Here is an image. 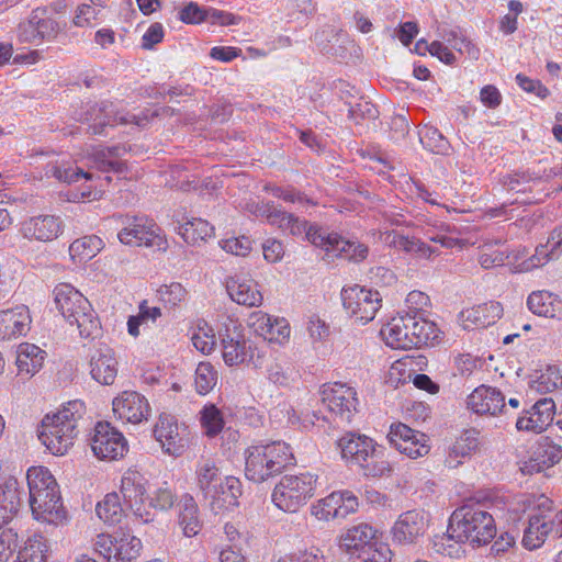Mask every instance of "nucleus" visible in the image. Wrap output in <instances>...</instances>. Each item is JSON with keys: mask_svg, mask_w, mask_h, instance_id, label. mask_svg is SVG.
Returning <instances> with one entry per match:
<instances>
[{"mask_svg": "<svg viewBox=\"0 0 562 562\" xmlns=\"http://www.w3.org/2000/svg\"><path fill=\"white\" fill-rule=\"evenodd\" d=\"M337 445L342 459L359 465L367 476H383L392 470L387 461L380 459L381 451L368 436L348 432L337 441Z\"/></svg>", "mask_w": 562, "mask_h": 562, "instance_id": "39448f33", "label": "nucleus"}, {"mask_svg": "<svg viewBox=\"0 0 562 562\" xmlns=\"http://www.w3.org/2000/svg\"><path fill=\"white\" fill-rule=\"evenodd\" d=\"M502 307L498 303L491 302L490 304L480 305L471 310L463 311L459 314V319L462 322H471L477 327H486L495 322V318L501 317Z\"/></svg>", "mask_w": 562, "mask_h": 562, "instance_id": "4c0bfd02", "label": "nucleus"}, {"mask_svg": "<svg viewBox=\"0 0 562 562\" xmlns=\"http://www.w3.org/2000/svg\"><path fill=\"white\" fill-rule=\"evenodd\" d=\"M176 498L175 493L165 484L157 488L154 495L149 498V505L146 507L150 510L151 508L167 510L173 506Z\"/></svg>", "mask_w": 562, "mask_h": 562, "instance_id": "bf43d9fd", "label": "nucleus"}, {"mask_svg": "<svg viewBox=\"0 0 562 562\" xmlns=\"http://www.w3.org/2000/svg\"><path fill=\"white\" fill-rule=\"evenodd\" d=\"M196 484L204 498L216 493V487L222 482L220 469L213 460L205 459L198 463L195 470Z\"/></svg>", "mask_w": 562, "mask_h": 562, "instance_id": "473e14b6", "label": "nucleus"}, {"mask_svg": "<svg viewBox=\"0 0 562 562\" xmlns=\"http://www.w3.org/2000/svg\"><path fill=\"white\" fill-rule=\"evenodd\" d=\"M220 336L223 359L227 366L246 363L260 368L263 364V355L252 341L244 337L237 325L233 328L226 327Z\"/></svg>", "mask_w": 562, "mask_h": 562, "instance_id": "9d476101", "label": "nucleus"}, {"mask_svg": "<svg viewBox=\"0 0 562 562\" xmlns=\"http://www.w3.org/2000/svg\"><path fill=\"white\" fill-rule=\"evenodd\" d=\"M245 475L260 483L283 472L295 462L291 447L284 441L256 443L245 451Z\"/></svg>", "mask_w": 562, "mask_h": 562, "instance_id": "7ed1b4c3", "label": "nucleus"}, {"mask_svg": "<svg viewBox=\"0 0 562 562\" xmlns=\"http://www.w3.org/2000/svg\"><path fill=\"white\" fill-rule=\"evenodd\" d=\"M146 480L137 471L126 472L121 480V493L125 504L143 522L153 521L155 514L145 506Z\"/></svg>", "mask_w": 562, "mask_h": 562, "instance_id": "dca6fc26", "label": "nucleus"}, {"mask_svg": "<svg viewBox=\"0 0 562 562\" xmlns=\"http://www.w3.org/2000/svg\"><path fill=\"white\" fill-rule=\"evenodd\" d=\"M157 292L159 300L169 307L178 306L182 301H184L187 295V290L179 282H172L169 285H161Z\"/></svg>", "mask_w": 562, "mask_h": 562, "instance_id": "5fc2aeb1", "label": "nucleus"}, {"mask_svg": "<svg viewBox=\"0 0 562 562\" xmlns=\"http://www.w3.org/2000/svg\"><path fill=\"white\" fill-rule=\"evenodd\" d=\"M496 246H504L501 239L485 243L479 251V262L482 268L490 269L496 266H502L509 257L508 248H495Z\"/></svg>", "mask_w": 562, "mask_h": 562, "instance_id": "49530a36", "label": "nucleus"}, {"mask_svg": "<svg viewBox=\"0 0 562 562\" xmlns=\"http://www.w3.org/2000/svg\"><path fill=\"white\" fill-rule=\"evenodd\" d=\"M557 299L547 291L532 292L527 300L528 308L536 315L553 318L557 315Z\"/></svg>", "mask_w": 562, "mask_h": 562, "instance_id": "c03bdc74", "label": "nucleus"}, {"mask_svg": "<svg viewBox=\"0 0 562 562\" xmlns=\"http://www.w3.org/2000/svg\"><path fill=\"white\" fill-rule=\"evenodd\" d=\"M40 11V8L33 10L30 18L19 24V38L21 42L35 43L38 41L35 24H38Z\"/></svg>", "mask_w": 562, "mask_h": 562, "instance_id": "052dcab7", "label": "nucleus"}, {"mask_svg": "<svg viewBox=\"0 0 562 562\" xmlns=\"http://www.w3.org/2000/svg\"><path fill=\"white\" fill-rule=\"evenodd\" d=\"M387 439L394 448L411 459L424 457L429 452L427 436L402 423L391 425Z\"/></svg>", "mask_w": 562, "mask_h": 562, "instance_id": "a211bd4d", "label": "nucleus"}, {"mask_svg": "<svg viewBox=\"0 0 562 562\" xmlns=\"http://www.w3.org/2000/svg\"><path fill=\"white\" fill-rule=\"evenodd\" d=\"M179 234L188 244L205 241L214 235V227L205 220L191 218L179 226Z\"/></svg>", "mask_w": 562, "mask_h": 562, "instance_id": "a19ab883", "label": "nucleus"}, {"mask_svg": "<svg viewBox=\"0 0 562 562\" xmlns=\"http://www.w3.org/2000/svg\"><path fill=\"white\" fill-rule=\"evenodd\" d=\"M467 407L477 415L495 416L505 407V395L496 387L482 384L467 397Z\"/></svg>", "mask_w": 562, "mask_h": 562, "instance_id": "5701e85b", "label": "nucleus"}, {"mask_svg": "<svg viewBox=\"0 0 562 562\" xmlns=\"http://www.w3.org/2000/svg\"><path fill=\"white\" fill-rule=\"evenodd\" d=\"M404 317H394L381 328V336L385 344L393 349H411L407 329H404Z\"/></svg>", "mask_w": 562, "mask_h": 562, "instance_id": "ea45409f", "label": "nucleus"}, {"mask_svg": "<svg viewBox=\"0 0 562 562\" xmlns=\"http://www.w3.org/2000/svg\"><path fill=\"white\" fill-rule=\"evenodd\" d=\"M403 317L405 322L403 327L407 329L411 348H420L438 341L439 329L435 323L418 316L417 313H407Z\"/></svg>", "mask_w": 562, "mask_h": 562, "instance_id": "b1692460", "label": "nucleus"}, {"mask_svg": "<svg viewBox=\"0 0 562 562\" xmlns=\"http://www.w3.org/2000/svg\"><path fill=\"white\" fill-rule=\"evenodd\" d=\"M124 153V147L113 146L94 150L91 158L94 167L102 172L113 171L115 173H123L126 169V165L120 157Z\"/></svg>", "mask_w": 562, "mask_h": 562, "instance_id": "c9c22d12", "label": "nucleus"}, {"mask_svg": "<svg viewBox=\"0 0 562 562\" xmlns=\"http://www.w3.org/2000/svg\"><path fill=\"white\" fill-rule=\"evenodd\" d=\"M358 497L350 491H336L317 501L311 507V513L319 520L328 521L345 518L358 509Z\"/></svg>", "mask_w": 562, "mask_h": 562, "instance_id": "f3484780", "label": "nucleus"}, {"mask_svg": "<svg viewBox=\"0 0 562 562\" xmlns=\"http://www.w3.org/2000/svg\"><path fill=\"white\" fill-rule=\"evenodd\" d=\"M429 526V514L420 509H412L401 514L392 527L393 541L400 544L417 542Z\"/></svg>", "mask_w": 562, "mask_h": 562, "instance_id": "6ab92c4d", "label": "nucleus"}, {"mask_svg": "<svg viewBox=\"0 0 562 562\" xmlns=\"http://www.w3.org/2000/svg\"><path fill=\"white\" fill-rule=\"evenodd\" d=\"M113 412L122 420L138 424L150 413L148 401L135 391H125L113 400Z\"/></svg>", "mask_w": 562, "mask_h": 562, "instance_id": "4be33fe9", "label": "nucleus"}, {"mask_svg": "<svg viewBox=\"0 0 562 562\" xmlns=\"http://www.w3.org/2000/svg\"><path fill=\"white\" fill-rule=\"evenodd\" d=\"M457 515V509L452 512L447 531L441 535H436L432 539V549L436 553L449 558L454 559L457 550H456V537L453 529V519Z\"/></svg>", "mask_w": 562, "mask_h": 562, "instance_id": "09e8293b", "label": "nucleus"}, {"mask_svg": "<svg viewBox=\"0 0 562 562\" xmlns=\"http://www.w3.org/2000/svg\"><path fill=\"white\" fill-rule=\"evenodd\" d=\"M338 234H325L318 227L310 225L305 234V238L317 247H322L325 250V257L329 261L336 240L334 237H338Z\"/></svg>", "mask_w": 562, "mask_h": 562, "instance_id": "603ef678", "label": "nucleus"}, {"mask_svg": "<svg viewBox=\"0 0 562 562\" xmlns=\"http://www.w3.org/2000/svg\"><path fill=\"white\" fill-rule=\"evenodd\" d=\"M80 119L88 123V131L93 135L105 134L108 126L113 127L117 124L127 125L135 124L145 126L148 123V115H135L131 113L120 112L110 101H101L88 104L86 110L80 114Z\"/></svg>", "mask_w": 562, "mask_h": 562, "instance_id": "1a4fd4ad", "label": "nucleus"}, {"mask_svg": "<svg viewBox=\"0 0 562 562\" xmlns=\"http://www.w3.org/2000/svg\"><path fill=\"white\" fill-rule=\"evenodd\" d=\"M21 506V492L16 480H8L0 485V509L1 514L14 517Z\"/></svg>", "mask_w": 562, "mask_h": 562, "instance_id": "a18cd8bd", "label": "nucleus"}, {"mask_svg": "<svg viewBox=\"0 0 562 562\" xmlns=\"http://www.w3.org/2000/svg\"><path fill=\"white\" fill-rule=\"evenodd\" d=\"M334 240H336V244L330 259L337 257L358 263L366 260L369 255V247L362 243L347 240L340 235L338 237H334Z\"/></svg>", "mask_w": 562, "mask_h": 562, "instance_id": "58836bf2", "label": "nucleus"}, {"mask_svg": "<svg viewBox=\"0 0 562 562\" xmlns=\"http://www.w3.org/2000/svg\"><path fill=\"white\" fill-rule=\"evenodd\" d=\"M94 551L103 562H113L115 539L110 535H99L94 542Z\"/></svg>", "mask_w": 562, "mask_h": 562, "instance_id": "e2e57ef3", "label": "nucleus"}, {"mask_svg": "<svg viewBox=\"0 0 562 562\" xmlns=\"http://www.w3.org/2000/svg\"><path fill=\"white\" fill-rule=\"evenodd\" d=\"M211 328L207 331L204 328H199L198 333H194L191 340L193 346L204 355L210 353L215 347V335Z\"/></svg>", "mask_w": 562, "mask_h": 562, "instance_id": "69168bd1", "label": "nucleus"}, {"mask_svg": "<svg viewBox=\"0 0 562 562\" xmlns=\"http://www.w3.org/2000/svg\"><path fill=\"white\" fill-rule=\"evenodd\" d=\"M122 244L130 246H146L158 251H166L168 243L165 236L160 234V228L153 222L144 217H134L128 220L117 234Z\"/></svg>", "mask_w": 562, "mask_h": 562, "instance_id": "9b49d317", "label": "nucleus"}, {"mask_svg": "<svg viewBox=\"0 0 562 562\" xmlns=\"http://www.w3.org/2000/svg\"><path fill=\"white\" fill-rule=\"evenodd\" d=\"M154 436L164 451L170 456H181L189 445V430L179 425L176 417L162 413L154 428Z\"/></svg>", "mask_w": 562, "mask_h": 562, "instance_id": "4468645a", "label": "nucleus"}, {"mask_svg": "<svg viewBox=\"0 0 562 562\" xmlns=\"http://www.w3.org/2000/svg\"><path fill=\"white\" fill-rule=\"evenodd\" d=\"M459 542L475 548L487 544L496 536V526L481 504L468 499L459 506Z\"/></svg>", "mask_w": 562, "mask_h": 562, "instance_id": "423d86ee", "label": "nucleus"}, {"mask_svg": "<svg viewBox=\"0 0 562 562\" xmlns=\"http://www.w3.org/2000/svg\"><path fill=\"white\" fill-rule=\"evenodd\" d=\"M56 308L70 325H77L82 338H95L101 324L91 303L69 283H59L54 289Z\"/></svg>", "mask_w": 562, "mask_h": 562, "instance_id": "20e7f679", "label": "nucleus"}, {"mask_svg": "<svg viewBox=\"0 0 562 562\" xmlns=\"http://www.w3.org/2000/svg\"><path fill=\"white\" fill-rule=\"evenodd\" d=\"M375 533L376 530L368 524L362 522L353 526L347 529V531L340 537V548L350 557L351 551H358V549L374 542Z\"/></svg>", "mask_w": 562, "mask_h": 562, "instance_id": "72a5a7b5", "label": "nucleus"}, {"mask_svg": "<svg viewBox=\"0 0 562 562\" xmlns=\"http://www.w3.org/2000/svg\"><path fill=\"white\" fill-rule=\"evenodd\" d=\"M222 248L236 256H246L251 249V241L248 237H234L222 240Z\"/></svg>", "mask_w": 562, "mask_h": 562, "instance_id": "774afa93", "label": "nucleus"}, {"mask_svg": "<svg viewBox=\"0 0 562 562\" xmlns=\"http://www.w3.org/2000/svg\"><path fill=\"white\" fill-rule=\"evenodd\" d=\"M21 232L27 239L50 241L61 233V220L55 215L33 216L22 223Z\"/></svg>", "mask_w": 562, "mask_h": 562, "instance_id": "393cba45", "label": "nucleus"}, {"mask_svg": "<svg viewBox=\"0 0 562 562\" xmlns=\"http://www.w3.org/2000/svg\"><path fill=\"white\" fill-rule=\"evenodd\" d=\"M241 495V483L235 476H227L222 480L216 493L210 495V506L214 513L238 506V497Z\"/></svg>", "mask_w": 562, "mask_h": 562, "instance_id": "cd10ccee", "label": "nucleus"}, {"mask_svg": "<svg viewBox=\"0 0 562 562\" xmlns=\"http://www.w3.org/2000/svg\"><path fill=\"white\" fill-rule=\"evenodd\" d=\"M26 479L30 507L34 518L55 525L66 519L67 513L59 487L49 470L44 467H32L27 471Z\"/></svg>", "mask_w": 562, "mask_h": 562, "instance_id": "f03ea898", "label": "nucleus"}, {"mask_svg": "<svg viewBox=\"0 0 562 562\" xmlns=\"http://www.w3.org/2000/svg\"><path fill=\"white\" fill-rule=\"evenodd\" d=\"M86 413L85 403L70 401L53 415H46L38 429V439L56 456L65 454L74 445Z\"/></svg>", "mask_w": 562, "mask_h": 562, "instance_id": "f257e3e1", "label": "nucleus"}, {"mask_svg": "<svg viewBox=\"0 0 562 562\" xmlns=\"http://www.w3.org/2000/svg\"><path fill=\"white\" fill-rule=\"evenodd\" d=\"M226 289L231 299L240 305L251 307L262 302V295L252 280L233 277L227 281Z\"/></svg>", "mask_w": 562, "mask_h": 562, "instance_id": "c85d7f7f", "label": "nucleus"}, {"mask_svg": "<svg viewBox=\"0 0 562 562\" xmlns=\"http://www.w3.org/2000/svg\"><path fill=\"white\" fill-rule=\"evenodd\" d=\"M561 459L562 447L543 437L532 447L529 458L520 463V471L528 475L540 473L559 463Z\"/></svg>", "mask_w": 562, "mask_h": 562, "instance_id": "aec40b11", "label": "nucleus"}, {"mask_svg": "<svg viewBox=\"0 0 562 562\" xmlns=\"http://www.w3.org/2000/svg\"><path fill=\"white\" fill-rule=\"evenodd\" d=\"M201 424L205 434L210 437L216 436L224 426V420L218 408L214 405L204 406L201 412Z\"/></svg>", "mask_w": 562, "mask_h": 562, "instance_id": "864d4df0", "label": "nucleus"}, {"mask_svg": "<svg viewBox=\"0 0 562 562\" xmlns=\"http://www.w3.org/2000/svg\"><path fill=\"white\" fill-rule=\"evenodd\" d=\"M562 382V378L555 369L549 368L547 372L541 373L536 380L530 383V389L537 393H550L554 391Z\"/></svg>", "mask_w": 562, "mask_h": 562, "instance_id": "6e6d98bb", "label": "nucleus"}, {"mask_svg": "<svg viewBox=\"0 0 562 562\" xmlns=\"http://www.w3.org/2000/svg\"><path fill=\"white\" fill-rule=\"evenodd\" d=\"M355 389L341 383L323 385L322 401L340 423H350L356 412L358 398Z\"/></svg>", "mask_w": 562, "mask_h": 562, "instance_id": "2eb2a0df", "label": "nucleus"}, {"mask_svg": "<svg viewBox=\"0 0 562 562\" xmlns=\"http://www.w3.org/2000/svg\"><path fill=\"white\" fill-rule=\"evenodd\" d=\"M341 301L344 308L363 324L372 321L381 307L380 293L358 284L342 289Z\"/></svg>", "mask_w": 562, "mask_h": 562, "instance_id": "f8f14e48", "label": "nucleus"}, {"mask_svg": "<svg viewBox=\"0 0 562 562\" xmlns=\"http://www.w3.org/2000/svg\"><path fill=\"white\" fill-rule=\"evenodd\" d=\"M178 524L186 537H193L199 533L202 521L199 515V507L193 496L184 494L178 504Z\"/></svg>", "mask_w": 562, "mask_h": 562, "instance_id": "2f4dec72", "label": "nucleus"}, {"mask_svg": "<svg viewBox=\"0 0 562 562\" xmlns=\"http://www.w3.org/2000/svg\"><path fill=\"white\" fill-rule=\"evenodd\" d=\"M45 355V351L35 345L21 344L16 355L19 374L34 375L42 368Z\"/></svg>", "mask_w": 562, "mask_h": 562, "instance_id": "f704fd0d", "label": "nucleus"}, {"mask_svg": "<svg viewBox=\"0 0 562 562\" xmlns=\"http://www.w3.org/2000/svg\"><path fill=\"white\" fill-rule=\"evenodd\" d=\"M484 448V439L481 431L476 428L464 429L459 435V458H472Z\"/></svg>", "mask_w": 562, "mask_h": 562, "instance_id": "de8ad7c7", "label": "nucleus"}, {"mask_svg": "<svg viewBox=\"0 0 562 562\" xmlns=\"http://www.w3.org/2000/svg\"><path fill=\"white\" fill-rule=\"evenodd\" d=\"M45 176L54 177L60 182L74 183L81 179L90 180L92 175L65 160L49 161L45 167Z\"/></svg>", "mask_w": 562, "mask_h": 562, "instance_id": "e433bc0d", "label": "nucleus"}, {"mask_svg": "<svg viewBox=\"0 0 562 562\" xmlns=\"http://www.w3.org/2000/svg\"><path fill=\"white\" fill-rule=\"evenodd\" d=\"M98 517L105 524L115 525L121 521L124 509L116 493H109L95 506Z\"/></svg>", "mask_w": 562, "mask_h": 562, "instance_id": "79ce46f5", "label": "nucleus"}, {"mask_svg": "<svg viewBox=\"0 0 562 562\" xmlns=\"http://www.w3.org/2000/svg\"><path fill=\"white\" fill-rule=\"evenodd\" d=\"M386 243L390 247L405 251L416 258L428 259L432 255L439 254L438 247H431L418 238H409L408 236L401 235L396 232L387 234Z\"/></svg>", "mask_w": 562, "mask_h": 562, "instance_id": "7c9ffc66", "label": "nucleus"}, {"mask_svg": "<svg viewBox=\"0 0 562 562\" xmlns=\"http://www.w3.org/2000/svg\"><path fill=\"white\" fill-rule=\"evenodd\" d=\"M101 239L95 236H85L71 243L69 250L74 255L91 258L99 250Z\"/></svg>", "mask_w": 562, "mask_h": 562, "instance_id": "13d9d810", "label": "nucleus"}, {"mask_svg": "<svg viewBox=\"0 0 562 562\" xmlns=\"http://www.w3.org/2000/svg\"><path fill=\"white\" fill-rule=\"evenodd\" d=\"M31 316L27 306L0 311V338L10 340L26 335L30 329Z\"/></svg>", "mask_w": 562, "mask_h": 562, "instance_id": "a878e982", "label": "nucleus"}, {"mask_svg": "<svg viewBox=\"0 0 562 562\" xmlns=\"http://www.w3.org/2000/svg\"><path fill=\"white\" fill-rule=\"evenodd\" d=\"M425 138H428L426 146L436 154L446 155L450 149L449 142L437 131L427 130L424 136H420L422 143H425Z\"/></svg>", "mask_w": 562, "mask_h": 562, "instance_id": "338daca9", "label": "nucleus"}, {"mask_svg": "<svg viewBox=\"0 0 562 562\" xmlns=\"http://www.w3.org/2000/svg\"><path fill=\"white\" fill-rule=\"evenodd\" d=\"M217 372L209 362H200L195 369V389L200 394H207L216 384Z\"/></svg>", "mask_w": 562, "mask_h": 562, "instance_id": "3c124183", "label": "nucleus"}, {"mask_svg": "<svg viewBox=\"0 0 562 562\" xmlns=\"http://www.w3.org/2000/svg\"><path fill=\"white\" fill-rule=\"evenodd\" d=\"M531 513L528 516V526L522 536V546L528 550L540 548L548 535L553 532L550 514L553 510V502L546 495H527L522 501Z\"/></svg>", "mask_w": 562, "mask_h": 562, "instance_id": "6e6552de", "label": "nucleus"}, {"mask_svg": "<svg viewBox=\"0 0 562 562\" xmlns=\"http://www.w3.org/2000/svg\"><path fill=\"white\" fill-rule=\"evenodd\" d=\"M18 555L14 562H46L48 544L46 538L37 532L27 535L25 539L20 537Z\"/></svg>", "mask_w": 562, "mask_h": 562, "instance_id": "c756f323", "label": "nucleus"}, {"mask_svg": "<svg viewBox=\"0 0 562 562\" xmlns=\"http://www.w3.org/2000/svg\"><path fill=\"white\" fill-rule=\"evenodd\" d=\"M20 535L18 531L10 527L0 532V562H7L14 551L18 550Z\"/></svg>", "mask_w": 562, "mask_h": 562, "instance_id": "4d7b16f0", "label": "nucleus"}, {"mask_svg": "<svg viewBox=\"0 0 562 562\" xmlns=\"http://www.w3.org/2000/svg\"><path fill=\"white\" fill-rule=\"evenodd\" d=\"M554 413V401L551 397L540 398L517 419L516 428L540 434L551 425Z\"/></svg>", "mask_w": 562, "mask_h": 562, "instance_id": "412c9836", "label": "nucleus"}, {"mask_svg": "<svg viewBox=\"0 0 562 562\" xmlns=\"http://www.w3.org/2000/svg\"><path fill=\"white\" fill-rule=\"evenodd\" d=\"M94 456L100 460H117L127 452V441L108 422H99L90 440Z\"/></svg>", "mask_w": 562, "mask_h": 562, "instance_id": "ddd939ff", "label": "nucleus"}, {"mask_svg": "<svg viewBox=\"0 0 562 562\" xmlns=\"http://www.w3.org/2000/svg\"><path fill=\"white\" fill-rule=\"evenodd\" d=\"M91 376L103 385H112L117 374V361L114 351L108 346L95 350L90 360Z\"/></svg>", "mask_w": 562, "mask_h": 562, "instance_id": "bb28decb", "label": "nucleus"}, {"mask_svg": "<svg viewBox=\"0 0 562 562\" xmlns=\"http://www.w3.org/2000/svg\"><path fill=\"white\" fill-rule=\"evenodd\" d=\"M316 482L312 473L284 475L273 488L272 502L283 512L295 513L313 497Z\"/></svg>", "mask_w": 562, "mask_h": 562, "instance_id": "0eeeda50", "label": "nucleus"}, {"mask_svg": "<svg viewBox=\"0 0 562 562\" xmlns=\"http://www.w3.org/2000/svg\"><path fill=\"white\" fill-rule=\"evenodd\" d=\"M558 258L557 255H553V250L550 248V246L546 243L544 245H539L535 254L526 260L522 265L525 266V269H533L538 267L544 266L550 260H553Z\"/></svg>", "mask_w": 562, "mask_h": 562, "instance_id": "680f3d73", "label": "nucleus"}, {"mask_svg": "<svg viewBox=\"0 0 562 562\" xmlns=\"http://www.w3.org/2000/svg\"><path fill=\"white\" fill-rule=\"evenodd\" d=\"M206 8L195 2H189L180 12L179 19L187 24H199L205 22Z\"/></svg>", "mask_w": 562, "mask_h": 562, "instance_id": "0e129e2a", "label": "nucleus"}, {"mask_svg": "<svg viewBox=\"0 0 562 562\" xmlns=\"http://www.w3.org/2000/svg\"><path fill=\"white\" fill-rule=\"evenodd\" d=\"M257 330L261 331L262 336H268L270 340L279 338H288L290 336V326L284 318L272 319L268 314H261L258 319Z\"/></svg>", "mask_w": 562, "mask_h": 562, "instance_id": "8fccbe9b", "label": "nucleus"}, {"mask_svg": "<svg viewBox=\"0 0 562 562\" xmlns=\"http://www.w3.org/2000/svg\"><path fill=\"white\" fill-rule=\"evenodd\" d=\"M391 550L387 544L376 540L367 547L351 551L349 562H390Z\"/></svg>", "mask_w": 562, "mask_h": 562, "instance_id": "37998d69", "label": "nucleus"}]
</instances>
